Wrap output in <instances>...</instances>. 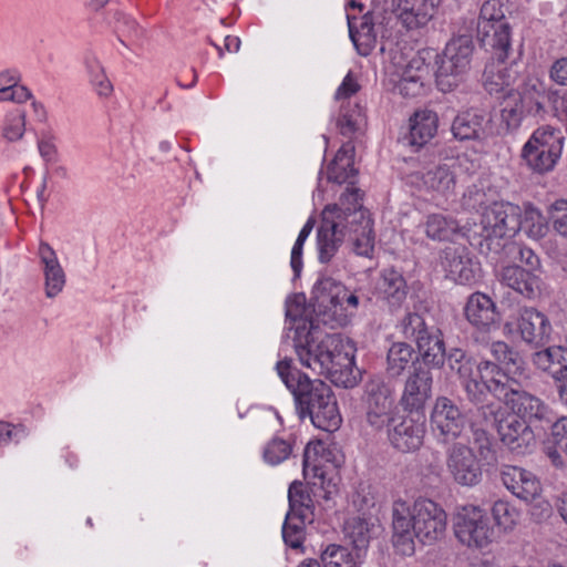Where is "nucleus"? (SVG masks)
Wrapping results in <instances>:
<instances>
[{"label":"nucleus","instance_id":"1","mask_svg":"<svg viewBox=\"0 0 567 567\" xmlns=\"http://www.w3.org/2000/svg\"><path fill=\"white\" fill-rule=\"evenodd\" d=\"M447 363L458 375L467 399L475 404H483L488 395L499 403L482 405L481 411L486 423L501 425L506 414H514L525 423L546 422L558 425L567 422V416L556 419L535 396L522 390L516 380L519 371H502L494 362L475 360L467 357L461 349H452L447 354Z\"/></svg>","mask_w":567,"mask_h":567},{"label":"nucleus","instance_id":"2","mask_svg":"<svg viewBox=\"0 0 567 567\" xmlns=\"http://www.w3.org/2000/svg\"><path fill=\"white\" fill-rule=\"evenodd\" d=\"M305 312L303 296L295 295L287 299L288 329L293 331V348L300 363L329 377L336 385H357L360 372L354 367L355 347L352 341L338 333L321 336L315 322L303 316Z\"/></svg>","mask_w":567,"mask_h":567},{"label":"nucleus","instance_id":"3","mask_svg":"<svg viewBox=\"0 0 567 567\" xmlns=\"http://www.w3.org/2000/svg\"><path fill=\"white\" fill-rule=\"evenodd\" d=\"M348 236L352 237L357 255L372 257V220L369 212L363 209L355 188H348L340 197L339 204L329 205L322 212V221L317 235L320 261L328 262Z\"/></svg>","mask_w":567,"mask_h":567},{"label":"nucleus","instance_id":"4","mask_svg":"<svg viewBox=\"0 0 567 567\" xmlns=\"http://www.w3.org/2000/svg\"><path fill=\"white\" fill-rule=\"evenodd\" d=\"M447 514L436 502L420 497L410 504L396 498L391 505V543L402 556L415 553V539L434 545L445 537Z\"/></svg>","mask_w":567,"mask_h":567},{"label":"nucleus","instance_id":"5","mask_svg":"<svg viewBox=\"0 0 567 567\" xmlns=\"http://www.w3.org/2000/svg\"><path fill=\"white\" fill-rule=\"evenodd\" d=\"M276 370L286 386L293 393L301 422L308 416L312 425L328 422L337 425L341 416L331 388L321 380L309 377L291 368V360H281Z\"/></svg>","mask_w":567,"mask_h":567},{"label":"nucleus","instance_id":"6","mask_svg":"<svg viewBox=\"0 0 567 567\" xmlns=\"http://www.w3.org/2000/svg\"><path fill=\"white\" fill-rule=\"evenodd\" d=\"M312 300L317 321L331 328L346 326L359 306L358 296L331 277L317 280Z\"/></svg>","mask_w":567,"mask_h":567},{"label":"nucleus","instance_id":"7","mask_svg":"<svg viewBox=\"0 0 567 567\" xmlns=\"http://www.w3.org/2000/svg\"><path fill=\"white\" fill-rule=\"evenodd\" d=\"M474 45L467 37L452 39L436 58V85L442 92L455 90L466 79Z\"/></svg>","mask_w":567,"mask_h":567},{"label":"nucleus","instance_id":"8","mask_svg":"<svg viewBox=\"0 0 567 567\" xmlns=\"http://www.w3.org/2000/svg\"><path fill=\"white\" fill-rule=\"evenodd\" d=\"M477 34L483 45L499 59L507 58L511 50V25L505 19L502 0H486L480 11Z\"/></svg>","mask_w":567,"mask_h":567},{"label":"nucleus","instance_id":"9","mask_svg":"<svg viewBox=\"0 0 567 567\" xmlns=\"http://www.w3.org/2000/svg\"><path fill=\"white\" fill-rule=\"evenodd\" d=\"M564 136L560 130L549 125L533 132L522 148V157L529 168L538 173L551 171L561 156Z\"/></svg>","mask_w":567,"mask_h":567},{"label":"nucleus","instance_id":"10","mask_svg":"<svg viewBox=\"0 0 567 567\" xmlns=\"http://www.w3.org/2000/svg\"><path fill=\"white\" fill-rule=\"evenodd\" d=\"M454 534L460 543L471 548H484L492 543L493 528L478 506L465 505L454 515Z\"/></svg>","mask_w":567,"mask_h":567},{"label":"nucleus","instance_id":"11","mask_svg":"<svg viewBox=\"0 0 567 567\" xmlns=\"http://www.w3.org/2000/svg\"><path fill=\"white\" fill-rule=\"evenodd\" d=\"M432 393V374L429 370L419 368L404 384L400 399L402 413L400 425L419 424L424 420V408Z\"/></svg>","mask_w":567,"mask_h":567},{"label":"nucleus","instance_id":"12","mask_svg":"<svg viewBox=\"0 0 567 567\" xmlns=\"http://www.w3.org/2000/svg\"><path fill=\"white\" fill-rule=\"evenodd\" d=\"M341 455L336 446L328 445L322 439L310 441L303 452V475L310 474L320 480V485L326 489V498L337 492V483L329 477V471L324 463H330L333 468L341 465Z\"/></svg>","mask_w":567,"mask_h":567},{"label":"nucleus","instance_id":"13","mask_svg":"<svg viewBox=\"0 0 567 567\" xmlns=\"http://www.w3.org/2000/svg\"><path fill=\"white\" fill-rule=\"evenodd\" d=\"M520 207L509 202H494L481 214L482 236L511 238L519 230Z\"/></svg>","mask_w":567,"mask_h":567},{"label":"nucleus","instance_id":"14","mask_svg":"<svg viewBox=\"0 0 567 567\" xmlns=\"http://www.w3.org/2000/svg\"><path fill=\"white\" fill-rule=\"evenodd\" d=\"M365 415L371 425H400L401 413H393L391 390L381 378H373L365 384Z\"/></svg>","mask_w":567,"mask_h":567},{"label":"nucleus","instance_id":"15","mask_svg":"<svg viewBox=\"0 0 567 567\" xmlns=\"http://www.w3.org/2000/svg\"><path fill=\"white\" fill-rule=\"evenodd\" d=\"M430 73L429 64L421 55L413 56L404 65L390 74L393 90L404 97L419 96L424 89V80Z\"/></svg>","mask_w":567,"mask_h":567},{"label":"nucleus","instance_id":"16","mask_svg":"<svg viewBox=\"0 0 567 567\" xmlns=\"http://www.w3.org/2000/svg\"><path fill=\"white\" fill-rule=\"evenodd\" d=\"M446 0H393L399 20L409 30L425 28Z\"/></svg>","mask_w":567,"mask_h":567},{"label":"nucleus","instance_id":"17","mask_svg":"<svg viewBox=\"0 0 567 567\" xmlns=\"http://www.w3.org/2000/svg\"><path fill=\"white\" fill-rule=\"evenodd\" d=\"M43 276L44 295L54 299L66 285V274L59 260L56 251L47 241H40L37 252Z\"/></svg>","mask_w":567,"mask_h":567},{"label":"nucleus","instance_id":"18","mask_svg":"<svg viewBox=\"0 0 567 567\" xmlns=\"http://www.w3.org/2000/svg\"><path fill=\"white\" fill-rule=\"evenodd\" d=\"M447 468L454 481L463 486H474L482 478V470L473 451L465 445H455L447 457Z\"/></svg>","mask_w":567,"mask_h":567},{"label":"nucleus","instance_id":"19","mask_svg":"<svg viewBox=\"0 0 567 567\" xmlns=\"http://www.w3.org/2000/svg\"><path fill=\"white\" fill-rule=\"evenodd\" d=\"M540 275L518 265H512L502 269L501 281L523 297L535 299L542 293L544 285Z\"/></svg>","mask_w":567,"mask_h":567},{"label":"nucleus","instance_id":"20","mask_svg":"<svg viewBox=\"0 0 567 567\" xmlns=\"http://www.w3.org/2000/svg\"><path fill=\"white\" fill-rule=\"evenodd\" d=\"M496 63H491L486 66L484 72V87L491 95H497L504 97H511L516 94L513 89L518 72L514 65H506L504 63L506 58L499 59Z\"/></svg>","mask_w":567,"mask_h":567},{"label":"nucleus","instance_id":"21","mask_svg":"<svg viewBox=\"0 0 567 567\" xmlns=\"http://www.w3.org/2000/svg\"><path fill=\"white\" fill-rule=\"evenodd\" d=\"M501 476L504 486L520 499L533 501L540 494V483L532 472L517 466H505Z\"/></svg>","mask_w":567,"mask_h":567},{"label":"nucleus","instance_id":"22","mask_svg":"<svg viewBox=\"0 0 567 567\" xmlns=\"http://www.w3.org/2000/svg\"><path fill=\"white\" fill-rule=\"evenodd\" d=\"M465 317L476 329L489 331L498 322L494 301L485 293H472L465 305Z\"/></svg>","mask_w":567,"mask_h":567},{"label":"nucleus","instance_id":"23","mask_svg":"<svg viewBox=\"0 0 567 567\" xmlns=\"http://www.w3.org/2000/svg\"><path fill=\"white\" fill-rule=\"evenodd\" d=\"M518 330L524 341L540 346L548 342L551 324L548 318L535 308H524L519 313Z\"/></svg>","mask_w":567,"mask_h":567},{"label":"nucleus","instance_id":"24","mask_svg":"<svg viewBox=\"0 0 567 567\" xmlns=\"http://www.w3.org/2000/svg\"><path fill=\"white\" fill-rule=\"evenodd\" d=\"M446 276L460 285L471 284L475 278V265L464 248H446L442 256Z\"/></svg>","mask_w":567,"mask_h":567},{"label":"nucleus","instance_id":"25","mask_svg":"<svg viewBox=\"0 0 567 567\" xmlns=\"http://www.w3.org/2000/svg\"><path fill=\"white\" fill-rule=\"evenodd\" d=\"M348 25L350 38L359 54L369 55L377 44L372 14L369 12L363 14L359 19V23L354 17L348 16Z\"/></svg>","mask_w":567,"mask_h":567},{"label":"nucleus","instance_id":"26","mask_svg":"<svg viewBox=\"0 0 567 567\" xmlns=\"http://www.w3.org/2000/svg\"><path fill=\"white\" fill-rule=\"evenodd\" d=\"M378 291L380 298L391 309H398L402 306L408 295L406 281L398 270L385 269L379 281Z\"/></svg>","mask_w":567,"mask_h":567},{"label":"nucleus","instance_id":"27","mask_svg":"<svg viewBox=\"0 0 567 567\" xmlns=\"http://www.w3.org/2000/svg\"><path fill=\"white\" fill-rule=\"evenodd\" d=\"M439 117L430 110H419L410 117L411 145L421 147L429 143L437 132Z\"/></svg>","mask_w":567,"mask_h":567},{"label":"nucleus","instance_id":"28","mask_svg":"<svg viewBox=\"0 0 567 567\" xmlns=\"http://www.w3.org/2000/svg\"><path fill=\"white\" fill-rule=\"evenodd\" d=\"M487 123L484 112L466 110L456 115L452 123L453 135L461 141L478 140L484 134Z\"/></svg>","mask_w":567,"mask_h":567},{"label":"nucleus","instance_id":"29","mask_svg":"<svg viewBox=\"0 0 567 567\" xmlns=\"http://www.w3.org/2000/svg\"><path fill=\"white\" fill-rule=\"evenodd\" d=\"M380 528L377 518L354 516L347 520L344 532L357 549H365L378 536Z\"/></svg>","mask_w":567,"mask_h":567},{"label":"nucleus","instance_id":"30","mask_svg":"<svg viewBox=\"0 0 567 567\" xmlns=\"http://www.w3.org/2000/svg\"><path fill=\"white\" fill-rule=\"evenodd\" d=\"M423 228L426 237L436 241L452 240L461 230L455 218L440 213L427 215Z\"/></svg>","mask_w":567,"mask_h":567},{"label":"nucleus","instance_id":"31","mask_svg":"<svg viewBox=\"0 0 567 567\" xmlns=\"http://www.w3.org/2000/svg\"><path fill=\"white\" fill-rule=\"evenodd\" d=\"M423 184L429 190L449 197L455 188V174L449 165H439L423 175Z\"/></svg>","mask_w":567,"mask_h":567},{"label":"nucleus","instance_id":"32","mask_svg":"<svg viewBox=\"0 0 567 567\" xmlns=\"http://www.w3.org/2000/svg\"><path fill=\"white\" fill-rule=\"evenodd\" d=\"M534 363L543 371L560 380V375L567 370V350L564 347H549L534 354Z\"/></svg>","mask_w":567,"mask_h":567},{"label":"nucleus","instance_id":"33","mask_svg":"<svg viewBox=\"0 0 567 567\" xmlns=\"http://www.w3.org/2000/svg\"><path fill=\"white\" fill-rule=\"evenodd\" d=\"M416 344L426 364L440 368L444 363L445 348L440 331L430 330L420 337Z\"/></svg>","mask_w":567,"mask_h":567},{"label":"nucleus","instance_id":"34","mask_svg":"<svg viewBox=\"0 0 567 567\" xmlns=\"http://www.w3.org/2000/svg\"><path fill=\"white\" fill-rule=\"evenodd\" d=\"M354 175L353 147L350 144H344L337 152L332 163L328 167V179L342 184Z\"/></svg>","mask_w":567,"mask_h":567},{"label":"nucleus","instance_id":"35","mask_svg":"<svg viewBox=\"0 0 567 567\" xmlns=\"http://www.w3.org/2000/svg\"><path fill=\"white\" fill-rule=\"evenodd\" d=\"M502 442L518 454L534 449L536 441L532 427H496Z\"/></svg>","mask_w":567,"mask_h":567},{"label":"nucleus","instance_id":"36","mask_svg":"<svg viewBox=\"0 0 567 567\" xmlns=\"http://www.w3.org/2000/svg\"><path fill=\"white\" fill-rule=\"evenodd\" d=\"M544 94L545 85L536 78L528 79L524 83L522 91H516L517 99L525 104L526 113L534 116L545 113Z\"/></svg>","mask_w":567,"mask_h":567},{"label":"nucleus","instance_id":"37","mask_svg":"<svg viewBox=\"0 0 567 567\" xmlns=\"http://www.w3.org/2000/svg\"><path fill=\"white\" fill-rule=\"evenodd\" d=\"M519 224V230L533 240L544 238L549 230L547 218L532 205H526L524 212H520Z\"/></svg>","mask_w":567,"mask_h":567},{"label":"nucleus","instance_id":"38","mask_svg":"<svg viewBox=\"0 0 567 567\" xmlns=\"http://www.w3.org/2000/svg\"><path fill=\"white\" fill-rule=\"evenodd\" d=\"M388 437L398 451L412 452L422 445L424 427H389Z\"/></svg>","mask_w":567,"mask_h":567},{"label":"nucleus","instance_id":"39","mask_svg":"<svg viewBox=\"0 0 567 567\" xmlns=\"http://www.w3.org/2000/svg\"><path fill=\"white\" fill-rule=\"evenodd\" d=\"M19 82L20 74L17 71L8 70L0 73V102L23 103L31 97V92Z\"/></svg>","mask_w":567,"mask_h":567},{"label":"nucleus","instance_id":"40","mask_svg":"<svg viewBox=\"0 0 567 567\" xmlns=\"http://www.w3.org/2000/svg\"><path fill=\"white\" fill-rule=\"evenodd\" d=\"M415 358L413 348L405 342H395L388 351L386 371L391 377H399L410 367Z\"/></svg>","mask_w":567,"mask_h":567},{"label":"nucleus","instance_id":"41","mask_svg":"<svg viewBox=\"0 0 567 567\" xmlns=\"http://www.w3.org/2000/svg\"><path fill=\"white\" fill-rule=\"evenodd\" d=\"M434 425H450L463 421L460 408L449 398H436L430 415Z\"/></svg>","mask_w":567,"mask_h":567},{"label":"nucleus","instance_id":"42","mask_svg":"<svg viewBox=\"0 0 567 567\" xmlns=\"http://www.w3.org/2000/svg\"><path fill=\"white\" fill-rule=\"evenodd\" d=\"M310 522H312V517L310 516L287 513L282 526V538L285 543L291 548L301 547L305 540L306 523Z\"/></svg>","mask_w":567,"mask_h":567},{"label":"nucleus","instance_id":"43","mask_svg":"<svg viewBox=\"0 0 567 567\" xmlns=\"http://www.w3.org/2000/svg\"><path fill=\"white\" fill-rule=\"evenodd\" d=\"M492 516L503 532H512L520 520V512L507 501L498 499L492 506Z\"/></svg>","mask_w":567,"mask_h":567},{"label":"nucleus","instance_id":"44","mask_svg":"<svg viewBox=\"0 0 567 567\" xmlns=\"http://www.w3.org/2000/svg\"><path fill=\"white\" fill-rule=\"evenodd\" d=\"M288 499H289V514H303L307 516H313V505L312 499L305 485L295 481L290 484L288 489Z\"/></svg>","mask_w":567,"mask_h":567},{"label":"nucleus","instance_id":"45","mask_svg":"<svg viewBox=\"0 0 567 567\" xmlns=\"http://www.w3.org/2000/svg\"><path fill=\"white\" fill-rule=\"evenodd\" d=\"M525 114H527L525 104L517 99L516 94L504 97L501 117L502 124L508 132H513L520 126Z\"/></svg>","mask_w":567,"mask_h":567},{"label":"nucleus","instance_id":"46","mask_svg":"<svg viewBox=\"0 0 567 567\" xmlns=\"http://www.w3.org/2000/svg\"><path fill=\"white\" fill-rule=\"evenodd\" d=\"M86 69L90 83L94 92L100 96L107 99L113 93V85L105 74L104 68L96 59H90L86 62Z\"/></svg>","mask_w":567,"mask_h":567},{"label":"nucleus","instance_id":"47","mask_svg":"<svg viewBox=\"0 0 567 567\" xmlns=\"http://www.w3.org/2000/svg\"><path fill=\"white\" fill-rule=\"evenodd\" d=\"M25 112L21 109L9 111L3 120L2 136L8 142L20 141L25 132Z\"/></svg>","mask_w":567,"mask_h":567},{"label":"nucleus","instance_id":"48","mask_svg":"<svg viewBox=\"0 0 567 567\" xmlns=\"http://www.w3.org/2000/svg\"><path fill=\"white\" fill-rule=\"evenodd\" d=\"M319 561L323 567H357L351 553L346 547L334 544L321 553Z\"/></svg>","mask_w":567,"mask_h":567},{"label":"nucleus","instance_id":"49","mask_svg":"<svg viewBox=\"0 0 567 567\" xmlns=\"http://www.w3.org/2000/svg\"><path fill=\"white\" fill-rule=\"evenodd\" d=\"M400 330L406 339H412L415 342L426 334L430 330L425 326L424 319L417 313H408L400 323Z\"/></svg>","mask_w":567,"mask_h":567},{"label":"nucleus","instance_id":"50","mask_svg":"<svg viewBox=\"0 0 567 567\" xmlns=\"http://www.w3.org/2000/svg\"><path fill=\"white\" fill-rule=\"evenodd\" d=\"M291 453V445L282 439H272L264 451V458L271 465H277L285 461Z\"/></svg>","mask_w":567,"mask_h":567},{"label":"nucleus","instance_id":"51","mask_svg":"<svg viewBox=\"0 0 567 567\" xmlns=\"http://www.w3.org/2000/svg\"><path fill=\"white\" fill-rule=\"evenodd\" d=\"M549 219L554 230L561 237L567 238V200L558 199L550 206Z\"/></svg>","mask_w":567,"mask_h":567},{"label":"nucleus","instance_id":"52","mask_svg":"<svg viewBox=\"0 0 567 567\" xmlns=\"http://www.w3.org/2000/svg\"><path fill=\"white\" fill-rule=\"evenodd\" d=\"M37 147L44 162L53 163L58 161L59 148L56 145V135L53 132H42L37 142Z\"/></svg>","mask_w":567,"mask_h":567},{"label":"nucleus","instance_id":"53","mask_svg":"<svg viewBox=\"0 0 567 567\" xmlns=\"http://www.w3.org/2000/svg\"><path fill=\"white\" fill-rule=\"evenodd\" d=\"M377 493L375 489L365 483L359 484L355 493L352 496L353 505L361 512L369 511L375 506Z\"/></svg>","mask_w":567,"mask_h":567},{"label":"nucleus","instance_id":"54","mask_svg":"<svg viewBox=\"0 0 567 567\" xmlns=\"http://www.w3.org/2000/svg\"><path fill=\"white\" fill-rule=\"evenodd\" d=\"M475 444L478 447L480 455L483 460L492 462L495 460L492 440L488 437L484 427H472Z\"/></svg>","mask_w":567,"mask_h":567},{"label":"nucleus","instance_id":"55","mask_svg":"<svg viewBox=\"0 0 567 567\" xmlns=\"http://www.w3.org/2000/svg\"><path fill=\"white\" fill-rule=\"evenodd\" d=\"M491 353L502 364L505 365H517L518 354L514 352L507 343L503 341H495L491 344Z\"/></svg>","mask_w":567,"mask_h":567},{"label":"nucleus","instance_id":"56","mask_svg":"<svg viewBox=\"0 0 567 567\" xmlns=\"http://www.w3.org/2000/svg\"><path fill=\"white\" fill-rule=\"evenodd\" d=\"M359 89L360 86L358 84L357 79L351 73H348L344 76L342 83L337 89L334 96L337 100L348 99L355 94L359 91Z\"/></svg>","mask_w":567,"mask_h":567},{"label":"nucleus","instance_id":"57","mask_svg":"<svg viewBox=\"0 0 567 567\" xmlns=\"http://www.w3.org/2000/svg\"><path fill=\"white\" fill-rule=\"evenodd\" d=\"M549 75L556 84L567 86V58L556 60L550 68Z\"/></svg>","mask_w":567,"mask_h":567},{"label":"nucleus","instance_id":"58","mask_svg":"<svg viewBox=\"0 0 567 567\" xmlns=\"http://www.w3.org/2000/svg\"><path fill=\"white\" fill-rule=\"evenodd\" d=\"M558 431H555L553 432L551 434V437L547 439L546 442H545V451H546V454L547 456L550 458L551 463L556 466V467H560L564 465V462H563V458L560 456V451H565L567 452L566 449H561L555 441H556V437H555V434L557 433Z\"/></svg>","mask_w":567,"mask_h":567},{"label":"nucleus","instance_id":"59","mask_svg":"<svg viewBox=\"0 0 567 567\" xmlns=\"http://www.w3.org/2000/svg\"><path fill=\"white\" fill-rule=\"evenodd\" d=\"M519 260L525 264L528 268L527 270H534L535 272L542 274V264L538 256L527 247H520L519 251Z\"/></svg>","mask_w":567,"mask_h":567},{"label":"nucleus","instance_id":"60","mask_svg":"<svg viewBox=\"0 0 567 567\" xmlns=\"http://www.w3.org/2000/svg\"><path fill=\"white\" fill-rule=\"evenodd\" d=\"M361 123L362 118L359 113L357 115L344 114L338 121V125L343 135H351L352 133H354L359 128Z\"/></svg>","mask_w":567,"mask_h":567},{"label":"nucleus","instance_id":"61","mask_svg":"<svg viewBox=\"0 0 567 567\" xmlns=\"http://www.w3.org/2000/svg\"><path fill=\"white\" fill-rule=\"evenodd\" d=\"M118 23L122 24L123 29L128 33L134 34L135 37L142 35V30L138 27L137 22L130 16L124 12H117L115 14Z\"/></svg>","mask_w":567,"mask_h":567},{"label":"nucleus","instance_id":"62","mask_svg":"<svg viewBox=\"0 0 567 567\" xmlns=\"http://www.w3.org/2000/svg\"><path fill=\"white\" fill-rule=\"evenodd\" d=\"M303 241H300L299 239L296 240L292 249H291V257H290V266L295 272L296 276H299L302 269V248H303Z\"/></svg>","mask_w":567,"mask_h":567},{"label":"nucleus","instance_id":"63","mask_svg":"<svg viewBox=\"0 0 567 567\" xmlns=\"http://www.w3.org/2000/svg\"><path fill=\"white\" fill-rule=\"evenodd\" d=\"M240 39L234 35H227L224 40V49L229 53H236L240 49Z\"/></svg>","mask_w":567,"mask_h":567},{"label":"nucleus","instance_id":"64","mask_svg":"<svg viewBox=\"0 0 567 567\" xmlns=\"http://www.w3.org/2000/svg\"><path fill=\"white\" fill-rule=\"evenodd\" d=\"M31 107L33 110V115H34L35 120L40 123H44L48 118V114H47V110L43 106V104L40 102L33 101L31 103Z\"/></svg>","mask_w":567,"mask_h":567}]
</instances>
